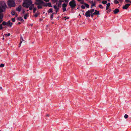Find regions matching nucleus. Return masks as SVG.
<instances>
[{
  "instance_id": "obj_28",
  "label": "nucleus",
  "mask_w": 131,
  "mask_h": 131,
  "mask_svg": "<svg viewBox=\"0 0 131 131\" xmlns=\"http://www.w3.org/2000/svg\"><path fill=\"white\" fill-rule=\"evenodd\" d=\"M54 14V13H52V14L51 15L50 18L51 19H52L53 18V14Z\"/></svg>"
},
{
  "instance_id": "obj_13",
  "label": "nucleus",
  "mask_w": 131,
  "mask_h": 131,
  "mask_svg": "<svg viewBox=\"0 0 131 131\" xmlns=\"http://www.w3.org/2000/svg\"><path fill=\"white\" fill-rule=\"evenodd\" d=\"M119 11L118 9L116 8L113 11L114 13L115 14H116L119 12Z\"/></svg>"
},
{
  "instance_id": "obj_3",
  "label": "nucleus",
  "mask_w": 131,
  "mask_h": 131,
  "mask_svg": "<svg viewBox=\"0 0 131 131\" xmlns=\"http://www.w3.org/2000/svg\"><path fill=\"white\" fill-rule=\"evenodd\" d=\"M0 9L1 10L5 11L6 7V4L4 1H1L0 2Z\"/></svg>"
},
{
  "instance_id": "obj_4",
  "label": "nucleus",
  "mask_w": 131,
  "mask_h": 131,
  "mask_svg": "<svg viewBox=\"0 0 131 131\" xmlns=\"http://www.w3.org/2000/svg\"><path fill=\"white\" fill-rule=\"evenodd\" d=\"M36 2L35 4L38 5V8H41L42 7V4L43 3V2L41 0H36Z\"/></svg>"
},
{
  "instance_id": "obj_19",
  "label": "nucleus",
  "mask_w": 131,
  "mask_h": 131,
  "mask_svg": "<svg viewBox=\"0 0 131 131\" xmlns=\"http://www.w3.org/2000/svg\"><path fill=\"white\" fill-rule=\"evenodd\" d=\"M84 5L85 6L88 8H89V5L87 4L86 3H85L84 4Z\"/></svg>"
},
{
  "instance_id": "obj_2",
  "label": "nucleus",
  "mask_w": 131,
  "mask_h": 131,
  "mask_svg": "<svg viewBox=\"0 0 131 131\" xmlns=\"http://www.w3.org/2000/svg\"><path fill=\"white\" fill-rule=\"evenodd\" d=\"M94 11V9H92L87 11L85 13V16L86 17H89L90 16L92 17L93 16V13Z\"/></svg>"
},
{
  "instance_id": "obj_8",
  "label": "nucleus",
  "mask_w": 131,
  "mask_h": 131,
  "mask_svg": "<svg viewBox=\"0 0 131 131\" xmlns=\"http://www.w3.org/2000/svg\"><path fill=\"white\" fill-rule=\"evenodd\" d=\"M130 5V4H126L123 7V8L124 9H126L128 8Z\"/></svg>"
},
{
  "instance_id": "obj_17",
  "label": "nucleus",
  "mask_w": 131,
  "mask_h": 131,
  "mask_svg": "<svg viewBox=\"0 0 131 131\" xmlns=\"http://www.w3.org/2000/svg\"><path fill=\"white\" fill-rule=\"evenodd\" d=\"M18 20H19L23 22L24 21V20L23 19L22 17H18Z\"/></svg>"
},
{
  "instance_id": "obj_12",
  "label": "nucleus",
  "mask_w": 131,
  "mask_h": 131,
  "mask_svg": "<svg viewBox=\"0 0 131 131\" xmlns=\"http://www.w3.org/2000/svg\"><path fill=\"white\" fill-rule=\"evenodd\" d=\"M53 7L55 10V11L56 12V13L59 11V8L57 7L56 6L54 5L53 6Z\"/></svg>"
},
{
  "instance_id": "obj_39",
  "label": "nucleus",
  "mask_w": 131,
  "mask_h": 131,
  "mask_svg": "<svg viewBox=\"0 0 131 131\" xmlns=\"http://www.w3.org/2000/svg\"><path fill=\"white\" fill-rule=\"evenodd\" d=\"M38 14L36 13L35 14L34 16L36 17L38 16Z\"/></svg>"
},
{
  "instance_id": "obj_16",
  "label": "nucleus",
  "mask_w": 131,
  "mask_h": 131,
  "mask_svg": "<svg viewBox=\"0 0 131 131\" xmlns=\"http://www.w3.org/2000/svg\"><path fill=\"white\" fill-rule=\"evenodd\" d=\"M11 14L13 15H15L16 16H17V14H15V12L14 11H12V12H11Z\"/></svg>"
},
{
  "instance_id": "obj_29",
  "label": "nucleus",
  "mask_w": 131,
  "mask_h": 131,
  "mask_svg": "<svg viewBox=\"0 0 131 131\" xmlns=\"http://www.w3.org/2000/svg\"><path fill=\"white\" fill-rule=\"evenodd\" d=\"M128 117V115H127L126 114L124 116V117L125 119H126Z\"/></svg>"
},
{
  "instance_id": "obj_35",
  "label": "nucleus",
  "mask_w": 131,
  "mask_h": 131,
  "mask_svg": "<svg viewBox=\"0 0 131 131\" xmlns=\"http://www.w3.org/2000/svg\"><path fill=\"white\" fill-rule=\"evenodd\" d=\"M2 25H3L2 24H1L0 25V29H3V27H2Z\"/></svg>"
},
{
  "instance_id": "obj_42",
  "label": "nucleus",
  "mask_w": 131,
  "mask_h": 131,
  "mask_svg": "<svg viewBox=\"0 0 131 131\" xmlns=\"http://www.w3.org/2000/svg\"><path fill=\"white\" fill-rule=\"evenodd\" d=\"M64 18H66L65 19V20H66L67 19H69V17H67V18H66V17H64Z\"/></svg>"
},
{
  "instance_id": "obj_36",
  "label": "nucleus",
  "mask_w": 131,
  "mask_h": 131,
  "mask_svg": "<svg viewBox=\"0 0 131 131\" xmlns=\"http://www.w3.org/2000/svg\"><path fill=\"white\" fill-rule=\"evenodd\" d=\"M12 20L13 22H15V19L14 18H13L12 19Z\"/></svg>"
},
{
  "instance_id": "obj_20",
  "label": "nucleus",
  "mask_w": 131,
  "mask_h": 131,
  "mask_svg": "<svg viewBox=\"0 0 131 131\" xmlns=\"http://www.w3.org/2000/svg\"><path fill=\"white\" fill-rule=\"evenodd\" d=\"M99 7L101 9H103L104 8L103 6L101 4L99 5Z\"/></svg>"
},
{
  "instance_id": "obj_11",
  "label": "nucleus",
  "mask_w": 131,
  "mask_h": 131,
  "mask_svg": "<svg viewBox=\"0 0 131 131\" xmlns=\"http://www.w3.org/2000/svg\"><path fill=\"white\" fill-rule=\"evenodd\" d=\"M44 6H48L49 7H52L51 4L50 3H46Z\"/></svg>"
},
{
  "instance_id": "obj_15",
  "label": "nucleus",
  "mask_w": 131,
  "mask_h": 131,
  "mask_svg": "<svg viewBox=\"0 0 131 131\" xmlns=\"http://www.w3.org/2000/svg\"><path fill=\"white\" fill-rule=\"evenodd\" d=\"M110 3H108L106 5V10H107L109 8V6H110Z\"/></svg>"
},
{
  "instance_id": "obj_30",
  "label": "nucleus",
  "mask_w": 131,
  "mask_h": 131,
  "mask_svg": "<svg viewBox=\"0 0 131 131\" xmlns=\"http://www.w3.org/2000/svg\"><path fill=\"white\" fill-rule=\"evenodd\" d=\"M10 35V34L9 33H8L7 34H5V36H7V37L9 36Z\"/></svg>"
},
{
  "instance_id": "obj_45",
  "label": "nucleus",
  "mask_w": 131,
  "mask_h": 131,
  "mask_svg": "<svg viewBox=\"0 0 131 131\" xmlns=\"http://www.w3.org/2000/svg\"><path fill=\"white\" fill-rule=\"evenodd\" d=\"M21 23L20 22H19L17 24V25H19V24H20Z\"/></svg>"
},
{
  "instance_id": "obj_26",
  "label": "nucleus",
  "mask_w": 131,
  "mask_h": 131,
  "mask_svg": "<svg viewBox=\"0 0 131 131\" xmlns=\"http://www.w3.org/2000/svg\"><path fill=\"white\" fill-rule=\"evenodd\" d=\"M114 3L116 4H117L119 3L118 2L117 0H115L114 1Z\"/></svg>"
},
{
  "instance_id": "obj_25",
  "label": "nucleus",
  "mask_w": 131,
  "mask_h": 131,
  "mask_svg": "<svg viewBox=\"0 0 131 131\" xmlns=\"http://www.w3.org/2000/svg\"><path fill=\"white\" fill-rule=\"evenodd\" d=\"M58 1V0H52V2L53 3L57 2Z\"/></svg>"
},
{
  "instance_id": "obj_43",
  "label": "nucleus",
  "mask_w": 131,
  "mask_h": 131,
  "mask_svg": "<svg viewBox=\"0 0 131 131\" xmlns=\"http://www.w3.org/2000/svg\"><path fill=\"white\" fill-rule=\"evenodd\" d=\"M66 2H68L69 0H64Z\"/></svg>"
},
{
  "instance_id": "obj_9",
  "label": "nucleus",
  "mask_w": 131,
  "mask_h": 131,
  "mask_svg": "<svg viewBox=\"0 0 131 131\" xmlns=\"http://www.w3.org/2000/svg\"><path fill=\"white\" fill-rule=\"evenodd\" d=\"M22 7L21 6H19L16 8V10L18 12H20L21 9Z\"/></svg>"
},
{
  "instance_id": "obj_47",
  "label": "nucleus",
  "mask_w": 131,
  "mask_h": 131,
  "mask_svg": "<svg viewBox=\"0 0 131 131\" xmlns=\"http://www.w3.org/2000/svg\"><path fill=\"white\" fill-rule=\"evenodd\" d=\"M31 25V26H32V24H31V25Z\"/></svg>"
},
{
  "instance_id": "obj_24",
  "label": "nucleus",
  "mask_w": 131,
  "mask_h": 131,
  "mask_svg": "<svg viewBox=\"0 0 131 131\" xmlns=\"http://www.w3.org/2000/svg\"><path fill=\"white\" fill-rule=\"evenodd\" d=\"M80 3L82 4H84L85 3L84 2V1L83 0H81L80 1Z\"/></svg>"
},
{
  "instance_id": "obj_41",
  "label": "nucleus",
  "mask_w": 131,
  "mask_h": 131,
  "mask_svg": "<svg viewBox=\"0 0 131 131\" xmlns=\"http://www.w3.org/2000/svg\"><path fill=\"white\" fill-rule=\"evenodd\" d=\"M22 13H23V14H24V13H25V11L24 10H22Z\"/></svg>"
},
{
  "instance_id": "obj_49",
  "label": "nucleus",
  "mask_w": 131,
  "mask_h": 131,
  "mask_svg": "<svg viewBox=\"0 0 131 131\" xmlns=\"http://www.w3.org/2000/svg\"><path fill=\"white\" fill-rule=\"evenodd\" d=\"M47 116H49V115H47Z\"/></svg>"
},
{
  "instance_id": "obj_34",
  "label": "nucleus",
  "mask_w": 131,
  "mask_h": 131,
  "mask_svg": "<svg viewBox=\"0 0 131 131\" xmlns=\"http://www.w3.org/2000/svg\"><path fill=\"white\" fill-rule=\"evenodd\" d=\"M21 41L20 42V44L21 43L22 41H24L23 39V38L22 37H21Z\"/></svg>"
},
{
  "instance_id": "obj_46",
  "label": "nucleus",
  "mask_w": 131,
  "mask_h": 131,
  "mask_svg": "<svg viewBox=\"0 0 131 131\" xmlns=\"http://www.w3.org/2000/svg\"><path fill=\"white\" fill-rule=\"evenodd\" d=\"M60 4H59V5H58V7H60Z\"/></svg>"
},
{
  "instance_id": "obj_5",
  "label": "nucleus",
  "mask_w": 131,
  "mask_h": 131,
  "mask_svg": "<svg viewBox=\"0 0 131 131\" xmlns=\"http://www.w3.org/2000/svg\"><path fill=\"white\" fill-rule=\"evenodd\" d=\"M69 5L72 8H74L76 6V4L74 0H71L69 3Z\"/></svg>"
},
{
  "instance_id": "obj_33",
  "label": "nucleus",
  "mask_w": 131,
  "mask_h": 131,
  "mask_svg": "<svg viewBox=\"0 0 131 131\" xmlns=\"http://www.w3.org/2000/svg\"><path fill=\"white\" fill-rule=\"evenodd\" d=\"M81 8L83 9H84L85 8V7L84 5H82L81 6Z\"/></svg>"
},
{
  "instance_id": "obj_31",
  "label": "nucleus",
  "mask_w": 131,
  "mask_h": 131,
  "mask_svg": "<svg viewBox=\"0 0 131 131\" xmlns=\"http://www.w3.org/2000/svg\"><path fill=\"white\" fill-rule=\"evenodd\" d=\"M4 65L3 64H1L0 65V67H4Z\"/></svg>"
},
{
  "instance_id": "obj_44",
  "label": "nucleus",
  "mask_w": 131,
  "mask_h": 131,
  "mask_svg": "<svg viewBox=\"0 0 131 131\" xmlns=\"http://www.w3.org/2000/svg\"><path fill=\"white\" fill-rule=\"evenodd\" d=\"M3 21L2 19H0V24Z\"/></svg>"
},
{
  "instance_id": "obj_14",
  "label": "nucleus",
  "mask_w": 131,
  "mask_h": 131,
  "mask_svg": "<svg viewBox=\"0 0 131 131\" xmlns=\"http://www.w3.org/2000/svg\"><path fill=\"white\" fill-rule=\"evenodd\" d=\"M29 7V9L30 10H31L32 9V8L34 7V5L33 4H32V3L31 5Z\"/></svg>"
},
{
  "instance_id": "obj_27",
  "label": "nucleus",
  "mask_w": 131,
  "mask_h": 131,
  "mask_svg": "<svg viewBox=\"0 0 131 131\" xmlns=\"http://www.w3.org/2000/svg\"><path fill=\"white\" fill-rule=\"evenodd\" d=\"M95 3H92V5L91 6V8H92L93 6H95Z\"/></svg>"
},
{
  "instance_id": "obj_6",
  "label": "nucleus",
  "mask_w": 131,
  "mask_h": 131,
  "mask_svg": "<svg viewBox=\"0 0 131 131\" xmlns=\"http://www.w3.org/2000/svg\"><path fill=\"white\" fill-rule=\"evenodd\" d=\"M8 4L10 6L13 7L15 5L14 0H8Z\"/></svg>"
},
{
  "instance_id": "obj_10",
  "label": "nucleus",
  "mask_w": 131,
  "mask_h": 131,
  "mask_svg": "<svg viewBox=\"0 0 131 131\" xmlns=\"http://www.w3.org/2000/svg\"><path fill=\"white\" fill-rule=\"evenodd\" d=\"M94 12L93 13V15H99V11H97L96 10H94Z\"/></svg>"
},
{
  "instance_id": "obj_21",
  "label": "nucleus",
  "mask_w": 131,
  "mask_h": 131,
  "mask_svg": "<svg viewBox=\"0 0 131 131\" xmlns=\"http://www.w3.org/2000/svg\"><path fill=\"white\" fill-rule=\"evenodd\" d=\"M49 13H52V8L50 9L48 11Z\"/></svg>"
},
{
  "instance_id": "obj_48",
  "label": "nucleus",
  "mask_w": 131,
  "mask_h": 131,
  "mask_svg": "<svg viewBox=\"0 0 131 131\" xmlns=\"http://www.w3.org/2000/svg\"><path fill=\"white\" fill-rule=\"evenodd\" d=\"M54 14H56V13H54Z\"/></svg>"
},
{
  "instance_id": "obj_22",
  "label": "nucleus",
  "mask_w": 131,
  "mask_h": 131,
  "mask_svg": "<svg viewBox=\"0 0 131 131\" xmlns=\"http://www.w3.org/2000/svg\"><path fill=\"white\" fill-rule=\"evenodd\" d=\"M107 2L106 1H103L102 2V3L104 4H106L107 3Z\"/></svg>"
},
{
  "instance_id": "obj_23",
  "label": "nucleus",
  "mask_w": 131,
  "mask_h": 131,
  "mask_svg": "<svg viewBox=\"0 0 131 131\" xmlns=\"http://www.w3.org/2000/svg\"><path fill=\"white\" fill-rule=\"evenodd\" d=\"M28 17V14H26L24 16V18L25 19H26Z\"/></svg>"
},
{
  "instance_id": "obj_37",
  "label": "nucleus",
  "mask_w": 131,
  "mask_h": 131,
  "mask_svg": "<svg viewBox=\"0 0 131 131\" xmlns=\"http://www.w3.org/2000/svg\"><path fill=\"white\" fill-rule=\"evenodd\" d=\"M125 1L127 3H128V2H130L131 3V1L130 2V0H126Z\"/></svg>"
},
{
  "instance_id": "obj_50",
  "label": "nucleus",
  "mask_w": 131,
  "mask_h": 131,
  "mask_svg": "<svg viewBox=\"0 0 131 131\" xmlns=\"http://www.w3.org/2000/svg\"><path fill=\"white\" fill-rule=\"evenodd\" d=\"M119 0L120 1H121V0Z\"/></svg>"
},
{
  "instance_id": "obj_38",
  "label": "nucleus",
  "mask_w": 131,
  "mask_h": 131,
  "mask_svg": "<svg viewBox=\"0 0 131 131\" xmlns=\"http://www.w3.org/2000/svg\"><path fill=\"white\" fill-rule=\"evenodd\" d=\"M63 12L65 11L66 10V8H62Z\"/></svg>"
},
{
  "instance_id": "obj_7",
  "label": "nucleus",
  "mask_w": 131,
  "mask_h": 131,
  "mask_svg": "<svg viewBox=\"0 0 131 131\" xmlns=\"http://www.w3.org/2000/svg\"><path fill=\"white\" fill-rule=\"evenodd\" d=\"M13 23H10V21L9 20L8 22H6L5 21H3L2 23V25H8L10 27H11L13 24Z\"/></svg>"
},
{
  "instance_id": "obj_18",
  "label": "nucleus",
  "mask_w": 131,
  "mask_h": 131,
  "mask_svg": "<svg viewBox=\"0 0 131 131\" xmlns=\"http://www.w3.org/2000/svg\"><path fill=\"white\" fill-rule=\"evenodd\" d=\"M62 6L63 8H66L67 6V5L65 3H64L62 5Z\"/></svg>"
},
{
  "instance_id": "obj_1",
  "label": "nucleus",
  "mask_w": 131,
  "mask_h": 131,
  "mask_svg": "<svg viewBox=\"0 0 131 131\" xmlns=\"http://www.w3.org/2000/svg\"><path fill=\"white\" fill-rule=\"evenodd\" d=\"M32 3V2L30 0H24L23 5V7L28 8Z\"/></svg>"
},
{
  "instance_id": "obj_32",
  "label": "nucleus",
  "mask_w": 131,
  "mask_h": 131,
  "mask_svg": "<svg viewBox=\"0 0 131 131\" xmlns=\"http://www.w3.org/2000/svg\"><path fill=\"white\" fill-rule=\"evenodd\" d=\"M37 8L36 7H35L33 9V12L35 13L36 11V10Z\"/></svg>"
},
{
  "instance_id": "obj_40",
  "label": "nucleus",
  "mask_w": 131,
  "mask_h": 131,
  "mask_svg": "<svg viewBox=\"0 0 131 131\" xmlns=\"http://www.w3.org/2000/svg\"><path fill=\"white\" fill-rule=\"evenodd\" d=\"M46 2H48L49 1V0H43Z\"/></svg>"
}]
</instances>
